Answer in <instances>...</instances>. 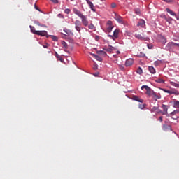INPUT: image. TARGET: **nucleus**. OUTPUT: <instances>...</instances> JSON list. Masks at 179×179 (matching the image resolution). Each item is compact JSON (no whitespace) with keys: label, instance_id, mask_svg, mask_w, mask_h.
I'll list each match as a JSON object with an SVG mask.
<instances>
[{"label":"nucleus","instance_id":"nucleus-16","mask_svg":"<svg viewBox=\"0 0 179 179\" xmlns=\"http://www.w3.org/2000/svg\"><path fill=\"white\" fill-rule=\"evenodd\" d=\"M163 131H171V126L168 124H164L163 125Z\"/></svg>","mask_w":179,"mask_h":179},{"label":"nucleus","instance_id":"nucleus-46","mask_svg":"<svg viewBox=\"0 0 179 179\" xmlns=\"http://www.w3.org/2000/svg\"><path fill=\"white\" fill-rule=\"evenodd\" d=\"M163 1H164V2L170 3V2H171L173 0H163Z\"/></svg>","mask_w":179,"mask_h":179},{"label":"nucleus","instance_id":"nucleus-39","mask_svg":"<svg viewBox=\"0 0 179 179\" xmlns=\"http://www.w3.org/2000/svg\"><path fill=\"white\" fill-rule=\"evenodd\" d=\"M117 6V4L115 3H112L111 8H115Z\"/></svg>","mask_w":179,"mask_h":179},{"label":"nucleus","instance_id":"nucleus-36","mask_svg":"<svg viewBox=\"0 0 179 179\" xmlns=\"http://www.w3.org/2000/svg\"><path fill=\"white\" fill-rule=\"evenodd\" d=\"M172 44H173V47H178V48H179V44H178V43L172 42Z\"/></svg>","mask_w":179,"mask_h":179},{"label":"nucleus","instance_id":"nucleus-33","mask_svg":"<svg viewBox=\"0 0 179 179\" xmlns=\"http://www.w3.org/2000/svg\"><path fill=\"white\" fill-rule=\"evenodd\" d=\"M50 37L52 38L53 41H58V38H57V36L52 35V36H50Z\"/></svg>","mask_w":179,"mask_h":179},{"label":"nucleus","instance_id":"nucleus-18","mask_svg":"<svg viewBox=\"0 0 179 179\" xmlns=\"http://www.w3.org/2000/svg\"><path fill=\"white\" fill-rule=\"evenodd\" d=\"M163 19H164L166 20V22H167L168 23H171V22H173V18H171V17H166V15H163L162 16Z\"/></svg>","mask_w":179,"mask_h":179},{"label":"nucleus","instance_id":"nucleus-23","mask_svg":"<svg viewBox=\"0 0 179 179\" xmlns=\"http://www.w3.org/2000/svg\"><path fill=\"white\" fill-rule=\"evenodd\" d=\"M29 27H30V29H31V33H33L34 34H37V32H38V31H36V28H34V27L30 25Z\"/></svg>","mask_w":179,"mask_h":179},{"label":"nucleus","instance_id":"nucleus-8","mask_svg":"<svg viewBox=\"0 0 179 179\" xmlns=\"http://www.w3.org/2000/svg\"><path fill=\"white\" fill-rule=\"evenodd\" d=\"M103 50L105 51H107V52H112V51H114L115 50V48L111 46V45H108V47L107 46H105L103 48Z\"/></svg>","mask_w":179,"mask_h":179},{"label":"nucleus","instance_id":"nucleus-34","mask_svg":"<svg viewBox=\"0 0 179 179\" xmlns=\"http://www.w3.org/2000/svg\"><path fill=\"white\" fill-rule=\"evenodd\" d=\"M138 107L141 110H143V108H145V107H146V105L145 104H139Z\"/></svg>","mask_w":179,"mask_h":179},{"label":"nucleus","instance_id":"nucleus-9","mask_svg":"<svg viewBox=\"0 0 179 179\" xmlns=\"http://www.w3.org/2000/svg\"><path fill=\"white\" fill-rule=\"evenodd\" d=\"M131 99L134 100V101H138V103H143V99H141L139 96L136 95H133Z\"/></svg>","mask_w":179,"mask_h":179},{"label":"nucleus","instance_id":"nucleus-1","mask_svg":"<svg viewBox=\"0 0 179 179\" xmlns=\"http://www.w3.org/2000/svg\"><path fill=\"white\" fill-rule=\"evenodd\" d=\"M73 12L75 15H77L79 18L81 19V22L83 26H89V20H87V17L84 15L80 10H78L77 8H73Z\"/></svg>","mask_w":179,"mask_h":179},{"label":"nucleus","instance_id":"nucleus-12","mask_svg":"<svg viewBox=\"0 0 179 179\" xmlns=\"http://www.w3.org/2000/svg\"><path fill=\"white\" fill-rule=\"evenodd\" d=\"M86 2L89 5L90 9L93 12H96V9H94V5H93V3H92V1H90V0H86Z\"/></svg>","mask_w":179,"mask_h":179},{"label":"nucleus","instance_id":"nucleus-44","mask_svg":"<svg viewBox=\"0 0 179 179\" xmlns=\"http://www.w3.org/2000/svg\"><path fill=\"white\" fill-rule=\"evenodd\" d=\"M54 3H58V0H51Z\"/></svg>","mask_w":179,"mask_h":179},{"label":"nucleus","instance_id":"nucleus-5","mask_svg":"<svg viewBox=\"0 0 179 179\" xmlns=\"http://www.w3.org/2000/svg\"><path fill=\"white\" fill-rule=\"evenodd\" d=\"M115 19L118 23H120V24H124L125 23L124 18L120 15H117V14L115 15Z\"/></svg>","mask_w":179,"mask_h":179},{"label":"nucleus","instance_id":"nucleus-11","mask_svg":"<svg viewBox=\"0 0 179 179\" xmlns=\"http://www.w3.org/2000/svg\"><path fill=\"white\" fill-rule=\"evenodd\" d=\"M166 50H168V51H172V50H174V46L173 45V42L169 43L166 45Z\"/></svg>","mask_w":179,"mask_h":179},{"label":"nucleus","instance_id":"nucleus-29","mask_svg":"<svg viewBox=\"0 0 179 179\" xmlns=\"http://www.w3.org/2000/svg\"><path fill=\"white\" fill-rule=\"evenodd\" d=\"M136 72H137V73H138V75H142V73H143V71H142V68H141V67H138V69H137V70H136Z\"/></svg>","mask_w":179,"mask_h":179},{"label":"nucleus","instance_id":"nucleus-31","mask_svg":"<svg viewBox=\"0 0 179 179\" xmlns=\"http://www.w3.org/2000/svg\"><path fill=\"white\" fill-rule=\"evenodd\" d=\"M136 15H141V10L139 8L134 9Z\"/></svg>","mask_w":179,"mask_h":179},{"label":"nucleus","instance_id":"nucleus-35","mask_svg":"<svg viewBox=\"0 0 179 179\" xmlns=\"http://www.w3.org/2000/svg\"><path fill=\"white\" fill-rule=\"evenodd\" d=\"M64 13H66V15H69V13H71V10L69 8L65 9Z\"/></svg>","mask_w":179,"mask_h":179},{"label":"nucleus","instance_id":"nucleus-10","mask_svg":"<svg viewBox=\"0 0 179 179\" xmlns=\"http://www.w3.org/2000/svg\"><path fill=\"white\" fill-rule=\"evenodd\" d=\"M120 34V29H115L113 35H108L109 37H113L114 38H118V34Z\"/></svg>","mask_w":179,"mask_h":179},{"label":"nucleus","instance_id":"nucleus-27","mask_svg":"<svg viewBox=\"0 0 179 179\" xmlns=\"http://www.w3.org/2000/svg\"><path fill=\"white\" fill-rule=\"evenodd\" d=\"M62 45H63V48L66 50H68V44L65 41H62Z\"/></svg>","mask_w":179,"mask_h":179},{"label":"nucleus","instance_id":"nucleus-50","mask_svg":"<svg viewBox=\"0 0 179 179\" xmlns=\"http://www.w3.org/2000/svg\"><path fill=\"white\" fill-rule=\"evenodd\" d=\"M114 58H117V55H113Z\"/></svg>","mask_w":179,"mask_h":179},{"label":"nucleus","instance_id":"nucleus-22","mask_svg":"<svg viewBox=\"0 0 179 179\" xmlns=\"http://www.w3.org/2000/svg\"><path fill=\"white\" fill-rule=\"evenodd\" d=\"M137 26H140L141 27H143V26H145V20H140L139 22L137 24Z\"/></svg>","mask_w":179,"mask_h":179},{"label":"nucleus","instance_id":"nucleus-30","mask_svg":"<svg viewBox=\"0 0 179 179\" xmlns=\"http://www.w3.org/2000/svg\"><path fill=\"white\" fill-rule=\"evenodd\" d=\"M155 81L157 83H164V80L162 78H157Z\"/></svg>","mask_w":179,"mask_h":179},{"label":"nucleus","instance_id":"nucleus-47","mask_svg":"<svg viewBox=\"0 0 179 179\" xmlns=\"http://www.w3.org/2000/svg\"><path fill=\"white\" fill-rule=\"evenodd\" d=\"M177 113V110H174L173 112L171 113V115H174Z\"/></svg>","mask_w":179,"mask_h":179},{"label":"nucleus","instance_id":"nucleus-42","mask_svg":"<svg viewBox=\"0 0 179 179\" xmlns=\"http://www.w3.org/2000/svg\"><path fill=\"white\" fill-rule=\"evenodd\" d=\"M159 121H160V122H162L163 121V116L159 117Z\"/></svg>","mask_w":179,"mask_h":179},{"label":"nucleus","instance_id":"nucleus-43","mask_svg":"<svg viewBox=\"0 0 179 179\" xmlns=\"http://www.w3.org/2000/svg\"><path fill=\"white\" fill-rule=\"evenodd\" d=\"M154 65H155V66H157L159 65V62H155Z\"/></svg>","mask_w":179,"mask_h":179},{"label":"nucleus","instance_id":"nucleus-4","mask_svg":"<svg viewBox=\"0 0 179 179\" xmlns=\"http://www.w3.org/2000/svg\"><path fill=\"white\" fill-rule=\"evenodd\" d=\"M75 24V29L78 31V33H80V31L82 30V22L79 21V20H77L74 22Z\"/></svg>","mask_w":179,"mask_h":179},{"label":"nucleus","instance_id":"nucleus-26","mask_svg":"<svg viewBox=\"0 0 179 179\" xmlns=\"http://www.w3.org/2000/svg\"><path fill=\"white\" fill-rule=\"evenodd\" d=\"M170 85H171V86H174L175 87H179V84L175 82H170Z\"/></svg>","mask_w":179,"mask_h":179},{"label":"nucleus","instance_id":"nucleus-24","mask_svg":"<svg viewBox=\"0 0 179 179\" xmlns=\"http://www.w3.org/2000/svg\"><path fill=\"white\" fill-rule=\"evenodd\" d=\"M97 54H99V55H103V57H106L107 55V53L103 50L97 51Z\"/></svg>","mask_w":179,"mask_h":179},{"label":"nucleus","instance_id":"nucleus-32","mask_svg":"<svg viewBox=\"0 0 179 179\" xmlns=\"http://www.w3.org/2000/svg\"><path fill=\"white\" fill-rule=\"evenodd\" d=\"M88 29H90V30H94V29H95L94 25L93 24H90L88 26Z\"/></svg>","mask_w":179,"mask_h":179},{"label":"nucleus","instance_id":"nucleus-38","mask_svg":"<svg viewBox=\"0 0 179 179\" xmlns=\"http://www.w3.org/2000/svg\"><path fill=\"white\" fill-rule=\"evenodd\" d=\"M43 48H48V47H50V45H48V43H46L45 45H43Z\"/></svg>","mask_w":179,"mask_h":179},{"label":"nucleus","instance_id":"nucleus-2","mask_svg":"<svg viewBox=\"0 0 179 179\" xmlns=\"http://www.w3.org/2000/svg\"><path fill=\"white\" fill-rule=\"evenodd\" d=\"M143 89H145L146 92L145 94L148 95V97H152V94H153V92L155 91H153L150 87H149V86L148 85H143L141 87V90H143Z\"/></svg>","mask_w":179,"mask_h":179},{"label":"nucleus","instance_id":"nucleus-28","mask_svg":"<svg viewBox=\"0 0 179 179\" xmlns=\"http://www.w3.org/2000/svg\"><path fill=\"white\" fill-rule=\"evenodd\" d=\"M162 108H163L164 111H166L167 112V110H169V106H166V105L162 104Z\"/></svg>","mask_w":179,"mask_h":179},{"label":"nucleus","instance_id":"nucleus-37","mask_svg":"<svg viewBox=\"0 0 179 179\" xmlns=\"http://www.w3.org/2000/svg\"><path fill=\"white\" fill-rule=\"evenodd\" d=\"M156 110H157V107L154 106V107L151 109V111H152V113H153V112L156 111Z\"/></svg>","mask_w":179,"mask_h":179},{"label":"nucleus","instance_id":"nucleus-51","mask_svg":"<svg viewBox=\"0 0 179 179\" xmlns=\"http://www.w3.org/2000/svg\"><path fill=\"white\" fill-rule=\"evenodd\" d=\"M117 54H120V52L117 50Z\"/></svg>","mask_w":179,"mask_h":179},{"label":"nucleus","instance_id":"nucleus-25","mask_svg":"<svg viewBox=\"0 0 179 179\" xmlns=\"http://www.w3.org/2000/svg\"><path fill=\"white\" fill-rule=\"evenodd\" d=\"M173 107L175 108H179V101H173Z\"/></svg>","mask_w":179,"mask_h":179},{"label":"nucleus","instance_id":"nucleus-7","mask_svg":"<svg viewBox=\"0 0 179 179\" xmlns=\"http://www.w3.org/2000/svg\"><path fill=\"white\" fill-rule=\"evenodd\" d=\"M36 36H41L42 37H47L48 38V34L46 31H38L36 32Z\"/></svg>","mask_w":179,"mask_h":179},{"label":"nucleus","instance_id":"nucleus-40","mask_svg":"<svg viewBox=\"0 0 179 179\" xmlns=\"http://www.w3.org/2000/svg\"><path fill=\"white\" fill-rule=\"evenodd\" d=\"M93 68L96 71V69H97V68H98L97 64H94Z\"/></svg>","mask_w":179,"mask_h":179},{"label":"nucleus","instance_id":"nucleus-15","mask_svg":"<svg viewBox=\"0 0 179 179\" xmlns=\"http://www.w3.org/2000/svg\"><path fill=\"white\" fill-rule=\"evenodd\" d=\"M135 37L138 40H146V38L143 37L141 34H138V33L135 34Z\"/></svg>","mask_w":179,"mask_h":179},{"label":"nucleus","instance_id":"nucleus-20","mask_svg":"<svg viewBox=\"0 0 179 179\" xmlns=\"http://www.w3.org/2000/svg\"><path fill=\"white\" fill-rule=\"evenodd\" d=\"M151 97H152V99H154V100H159V99H160V96H159V95H157V94H156V92H153Z\"/></svg>","mask_w":179,"mask_h":179},{"label":"nucleus","instance_id":"nucleus-14","mask_svg":"<svg viewBox=\"0 0 179 179\" xmlns=\"http://www.w3.org/2000/svg\"><path fill=\"white\" fill-rule=\"evenodd\" d=\"M158 38L159 41H160V43H162V44H166V43H167V41H166V38L164 36H159Z\"/></svg>","mask_w":179,"mask_h":179},{"label":"nucleus","instance_id":"nucleus-6","mask_svg":"<svg viewBox=\"0 0 179 179\" xmlns=\"http://www.w3.org/2000/svg\"><path fill=\"white\" fill-rule=\"evenodd\" d=\"M113 28H114V26H113V22L110 20H108L107 22V31L108 33H111Z\"/></svg>","mask_w":179,"mask_h":179},{"label":"nucleus","instance_id":"nucleus-21","mask_svg":"<svg viewBox=\"0 0 179 179\" xmlns=\"http://www.w3.org/2000/svg\"><path fill=\"white\" fill-rule=\"evenodd\" d=\"M148 71L150 72V73H156V69H155V67L152 66H150L148 67Z\"/></svg>","mask_w":179,"mask_h":179},{"label":"nucleus","instance_id":"nucleus-3","mask_svg":"<svg viewBox=\"0 0 179 179\" xmlns=\"http://www.w3.org/2000/svg\"><path fill=\"white\" fill-rule=\"evenodd\" d=\"M162 90L165 93H169V94H175V96H179V92L176 89H172L170 90L166 89H162Z\"/></svg>","mask_w":179,"mask_h":179},{"label":"nucleus","instance_id":"nucleus-17","mask_svg":"<svg viewBox=\"0 0 179 179\" xmlns=\"http://www.w3.org/2000/svg\"><path fill=\"white\" fill-rule=\"evenodd\" d=\"M166 11L167 13H169L171 16H175L176 17L177 15L174 13V11L171 10L170 8H166Z\"/></svg>","mask_w":179,"mask_h":179},{"label":"nucleus","instance_id":"nucleus-41","mask_svg":"<svg viewBox=\"0 0 179 179\" xmlns=\"http://www.w3.org/2000/svg\"><path fill=\"white\" fill-rule=\"evenodd\" d=\"M162 115H167V111H163L162 113Z\"/></svg>","mask_w":179,"mask_h":179},{"label":"nucleus","instance_id":"nucleus-49","mask_svg":"<svg viewBox=\"0 0 179 179\" xmlns=\"http://www.w3.org/2000/svg\"><path fill=\"white\" fill-rule=\"evenodd\" d=\"M35 9H36V10H39L37 6H35Z\"/></svg>","mask_w":179,"mask_h":179},{"label":"nucleus","instance_id":"nucleus-13","mask_svg":"<svg viewBox=\"0 0 179 179\" xmlns=\"http://www.w3.org/2000/svg\"><path fill=\"white\" fill-rule=\"evenodd\" d=\"M134 64L133 59H128L126 60L125 65L126 66H131Z\"/></svg>","mask_w":179,"mask_h":179},{"label":"nucleus","instance_id":"nucleus-48","mask_svg":"<svg viewBox=\"0 0 179 179\" xmlns=\"http://www.w3.org/2000/svg\"><path fill=\"white\" fill-rule=\"evenodd\" d=\"M58 17H63V16H62L61 14H59V15H58Z\"/></svg>","mask_w":179,"mask_h":179},{"label":"nucleus","instance_id":"nucleus-52","mask_svg":"<svg viewBox=\"0 0 179 179\" xmlns=\"http://www.w3.org/2000/svg\"><path fill=\"white\" fill-rule=\"evenodd\" d=\"M101 1H104V0H101Z\"/></svg>","mask_w":179,"mask_h":179},{"label":"nucleus","instance_id":"nucleus-45","mask_svg":"<svg viewBox=\"0 0 179 179\" xmlns=\"http://www.w3.org/2000/svg\"><path fill=\"white\" fill-rule=\"evenodd\" d=\"M55 57H57V58H59V55H58V53L57 52H55Z\"/></svg>","mask_w":179,"mask_h":179},{"label":"nucleus","instance_id":"nucleus-19","mask_svg":"<svg viewBox=\"0 0 179 179\" xmlns=\"http://www.w3.org/2000/svg\"><path fill=\"white\" fill-rule=\"evenodd\" d=\"M92 56L94 57V58H95V59H96V61H99L100 62H101L103 61V59H101V57H100V56L96 55V54H91Z\"/></svg>","mask_w":179,"mask_h":179}]
</instances>
